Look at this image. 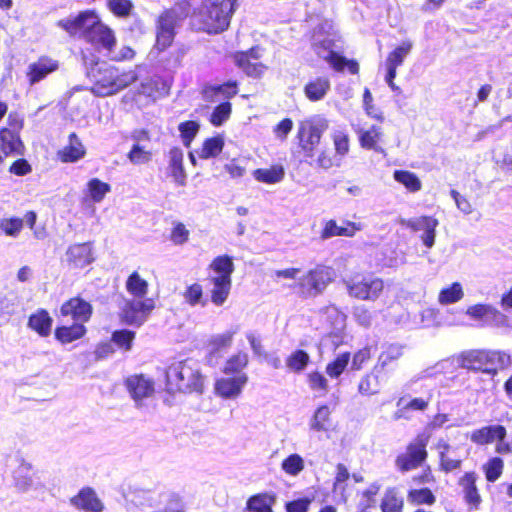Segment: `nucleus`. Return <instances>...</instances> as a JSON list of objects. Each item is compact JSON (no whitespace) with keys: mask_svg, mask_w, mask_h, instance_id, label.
Masks as SVG:
<instances>
[{"mask_svg":"<svg viewBox=\"0 0 512 512\" xmlns=\"http://www.w3.org/2000/svg\"><path fill=\"white\" fill-rule=\"evenodd\" d=\"M504 463L500 457H493L484 466L485 477L488 482H495L503 472Z\"/></svg>","mask_w":512,"mask_h":512,"instance_id":"obj_51","label":"nucleus"},{"mask_svg":"<svg viewBox=\"0 0 512 512\" xmlns=\"http://www.w3.org/2000/svg\"><path fill=\"white\" fill-rule=\"evenodd\" d=\"M154 308L153 300L134 299L127 301L122 310L123 321L132 326H141Z\"/></svg>","mask_w":512,"mask_h":512,"instance_id":"obj_13","label":"nucleus"},{"mask_svg":"<svg viewBox=\"0 0 512 512\" xmlns=\"http://www.w3.org/2000/svg\"><path fill=\"white\" fill-rule=\"evenodd\" d=\"M109 9L118 17H126L130 14L133 4L130 0H108Z\"/></svg>","mask_w":512,"mask_h":512,"instance_id":"obj_59","label":"nucleus"},{"mask_svg":"<svg viewBox=\"0 0 512 512\" xmlns=\"http://www.w3.org/2000/svg\"><path fill=\"white\" fill-rule=\"evenodd\" d=\"M328 120L323 117H315L300 124L297 132L299 145L306 157H313L316 147L319 145L324 132L328 129Z\"/></svg>","mask_w":512,"mask_h":512,"instance_id":"obj_7","label":"nucleus"},{"mask_svg":"<svg viewBox=\"0 0 512 512\" xmlns=\"http://www.w3.org/2000/svg\"><path fill=\"white\" fill-rule=\"evenodd\" d=\"M110 191L111 186L98 178H92L87 183V196L93 203H100Z\"/></svg>","mask_w":512,"mask_h":512,"instance_id":"obj_37","label":"nucleus"},{"mask_svg":"<svg viewBox=\"0 0 512 512\" xmlns=\"http://www.w3.org/2000/svg\"><path fill=\"white\" fill-rule=\"evenodd\" d=\"M202 295H203L202 287L198 283H194V284L190 285L184 292V298L191 306H195V305L199 304L200 300L202 298Z\"/></svg>","mask_w":512,"mask_h":512,"instance_id":"obj_62","label":"nucleus"},{"mask_svg":"<svg viewBox=\"0 0 512 512\" xmlns=\"http://www.w3.org/2000/svg\"><path fill=\"white\" fill-rule=\"evenodd\" d=\"M203 386L204 377L194 359L175 362L166 370V388L170 393H202Z\"/></svg>","mask_w":512,"mask_h":512,"instance_id":"obj_4","label":"nucleus"},{"mask_svg":"<svg viewBox=\"0 0 512 512\" xmlns=\"http://www.w3.org/2000/svg\"><path fill=\"white\" fill-rule=\"evenodd\" d=\"M307 380L310 389L318 393L319 396H325L328 393V381L322 373L318 371L310 372L307 375Z\"/></svg>","mask_w":512,"mask_h":512,"instance_id":"obj_44","label":"nucleus"},{"mask_svg":"<svg viewBox=\"0 0 512 512\" xmlns=\"http://www.w3.org/2000/svg\"><path fill=\"white\" fill-rule=\"evenodd\" d=\"M310 361V356L304 350L294 351L286 360L287 367L296 372H302Z\"/></svg>","mask_w":512,"mask_h":512,"instance_id":"obj_43","label":"nucleus"},{"mask_svg":"<svg viewBox=\"0 0 512 512\" xmlns=\"http://www.w3.org/2000/svg\"><path fill=\"white\" fill-rule=\"evenodd\" d=\"M427 438L424 435L418 436L411 442L406 451L396 458V466L402 472L417 468L426 458Z\"/></svg>","mask_w":512,"mask_h":512,"instance_id":"obj_11","label":"nucleus"},{"mask_svg":"<svg viewBox=\"0 0 512 512\" xmlns=\"http://www.w3.org/2000/svg\"><path fill=\"white\" fill-rule=\"evenodd\" d=\"M35 472L31 463L21 460L18 467L13 472V481L15 487L21 492H27L35 487Z\"/></svg>","mask_w":512,"mask_h":512,"instance_id":"obj_23","label":"nucleus"},{"mask_svg":"<svg viewBox=\"0 0 512 512\" xmlns=\"http://www.w3.org/2000/svg\"><path fill=\"white\" fill-rule=\"evenodd\" d=\"M458 484L462 488L464 500L471 510H477L480 507L482 498L476 486V474L474 472L465 473Z\"/></svg>","mask_w":512,"mask_h":512,"instance_id":"obj_21","label":"nucleus"},{"mask_svg":"<svg viewBox=\"0 0 512 512\" xmlns=\"http://www.w3.org/2000/svg\"><path fill=\"white\" fill-rule=\"evenodd\" d=\"M380 138V128L372 126L369 130L360 133V144L365 149H371L374 151H383L381 147L377 145Z\"/></svg>","mask_w":512,"mask_h":512,"instance_id":"obj_42","label":"nucleus"},{"mask_svg":"<svg viewBox=\"0 0 512 512\" xmlns=\"http://www.w3.org/2000/svg\"><path fill=\"white\" fill-rule=\"evenodd\" d=\"M248 364V354L245 352H239L227 360L224 366L225 374H234L242 371Z\"/></svg>","mask_w":512,"mask_h":512,"instance_id":"obj_50","label":"nucleus"},{"mask_svg":"<svg viewBox=\"0 0 512 512\" xmlns=\"http://www.w3.org/2000/svg\"><path fill=\"white\" fill-rule=\"evenodd\" d=\"M198 130L199 125L194 121H186L179 125V131L181 133L183 143L186 147L190 146V143L196 136Z\"/></svg>","mask_w":512,"mask_h":512,"instance_id":"obj_58","label":"nucleus"},{"mask_svg":"<svg viewBox=\"0 0 512 512\" xmlns=\"http://www.w3.org/2000/svg\"><path fill=\"white\" fill-rule=\"evenodd\" d=\"M57 26L70 36H79L105 57H109L116 47L114 31L103 24L96 13L91 10L80 12L75 17H68L57 22Z\"/></svg>","mask_w":512,"mask_h":512,"instance_id":"obj_1","label":"nucleus"},{"mask_svg":"<svg viewBox=\"0 0 512 512\" xmlns=\"http://www.w3.org/2000/svg\"><path fill=\"white\" fill-rule=\"evenodd\" d=\"M135 337V333L129 330H118L112 334V341L120 348L129 350L131 348L132 341Z\"/></svg>","mask_w":512,"mask_h":512,"instance_id":"obj_60","label":"nucleus"},{"mask_svg":"<svg viewBox=\"0 0 512 512\" xmlns=\"http://www.w3.org/2000/svg\"><path fill=\"white\" fill-rule=\"evenodd\" d=\"M86 332V328L81 323H74L70 326H61L55 330V337L61 343H71L80 339Z\"/></svg>","mask_w":512,"mask_h":512,"instance_id":"obj_33","label":"nucleus"},{"mask_svg":"<svg viewBox=\"0 0 512 512\" xmlns=\"http://www.w3.org/2000/svg\"><path fill=\"white\" fill-rule=\"evenodd\" d=\"M232 111L231 103L225 101L216 106L210 116V122L213 126H221L224 122H226Z\"/></svg>","mask_w":512,"mask_h":512,"instance_id":"obj_49","label":"nucleus"},{"mask_svg":"<svg viewBox=\"0 0 512 512\" xmlns=\"http://www.w3.org/2000/svg\"><path fill=\"white\" fill-rule=\"evenodd\" d=\"M95 84L92 91L98 96H108L128 87L137 80V74L133 70L120 72L114 66L99 68L93 74Z\"/></svg>","mask_w":512,"mask_h":512,"instance_id":"obj_6","label":"nucleus"},{"mask_svg":"<svg viewBox=\"0 0 512 512\" xmlns=\"http://www.w3.org/2000/svg\"><path fill=\"white\" fill-rule=\"evenodd\" d=\"M332 25L328 21L318 24L311 36V45L316 54L326 61H330L336 53L333 51V38L330 30Z\"/></svg>","mask_w":512,"mask_h":512,"instance_id":"obj_12","label":"nucleus"},{"mask_svg":"<svg viewBox=\"0 0 512 512\" xmlns=\"http://www.w3.org/2000/svg\"><path fill=\"white\" fill-rule=\"evenodd\" d=\"M0 150L5 156L10 154H22L23 144L18 135L9 129L0 131Z\"/></svg>","mask_w":512,"mask_h":512,"instance_id":"obj_30","label":"nucleus"},{"mask_svg":"<svg viewBox=\"0 0 512 512\" xmlns=\"http://www.w3.org/2000/svg\"><path fill=\"white\" fill-rule=\"evenodd\" d=\"M53 320L45 309H38L30 315L28 327L37 332L40 336L50 335Z\"/></svg>","mask_w":512,"mask_h":512,"instance_id":"obj_27","label":"nucleus"},{"mask_svg":"<svg viewBox=\"0 0 512 512\" xmlns=\"http://www.w3.org/2000/svg\"><path fill=\"white\" fill-rule=\"evenodd\" d=\"M382 512H402L403 498L398 496L395 488L386 490L380 505Z\"/></svg>","mask_w":512,"mask_h":512,"instance_id":"obj_39","label":"nucleus"},{"mask_svg":"<svg viewBox=\"0 0 512 512\" xmlns=\"http://www.w3.org/2000/svg\"><path fill=\"white\" fill-rule=\"evenodd\" d=\"M276 502L274 494L260 493L251 496L246 502L247 512H273L272 506Z\"/></svg>","mask_w":512,"mask_h":512,"instance_id":"obj_29","label":"nucleus"},{"mask_svg":"<svg viewBox=\"0 0 512 512\" xmlns=\"http://www.w3.org/2000/svg\"><path fill=\"white\" fill-rule=\"evenodd\" d=\"M85 155V148L76 133L69 135V144L58 152L62 162L73 163Z\"/></svg>","mask_w":512,"mask_h":512,"instance_id":"obj_25","label":"nucleus"},{"mask_svg":"<svg viewBox=\"0 0 512 512\" xmlns=\"http://www.w3.org/2000/svg\"><path fill=\"white\" fill-rule=\"evenodd\" d=\"M403 224L415 232H420V237L426 247L431 248L433 246L435 238L434 231L437 225V221L434 218L422 216L403 221Z\"/></svg>","mask_w":512,"mask_h":512,"instance_id":"obj_17","label":"nucleus"},{"mask_svg":"<svg viewBox=\"0 0 512 512\" xmlns=\"http://www.w3.org/2000/svg\"><path fill=\"white\" fill-rule=\"evenodd\" d=\"M466 314L475 320L498 321L501 313L491 305L475 304L470 306Z\"/></svg>","mask_w":512,"mask_h":512,"instance_id":"obj_32","label":"nucleus"},{"mask_svg":"<svg viewBox=\"0 0 512 512\" xmlns=\"http://www.w3.org/2000/svg\"><path fill=\"white\" fill-rule=\"evenodd\" d=\"M507 429L500 424L487 425L471 432L470 439L476 445H489L496 442L495 451L498 454L512 453V441H506Z\"/></svg>","mask_w":512,"mask_h":512,"instance_id":"obj_8","label":"nucleus"},{"mask_svg":"<svg viewBox=\"0 0 512 512\" xmlns=\"http://www.w3.org/2000/svg\"><path fill=\"white\" fill-rule=\"evenodd\" d=\"M238 1L213 2L205 0L194 10L193 20L199 24V29L209 34L221 33L229 27L232 15L239 7Z\"/></svg>","mask_w":512,"mask_h":512,"instance_id":"obj_3","label":"nucleus"},{"mask_svg":"<svg viewBox=\"0 0 512 512\" xmlns=\"http://www.w3.org/2000/svg\"><path fill=\"white\" fill-rule=\"evenodd\" d=\"M168 171L175 183L179 186H185L187 175L183 166V151L178 147H173L168 153Z\"/></svg>","mask_w":512,"mask_h":512,"instance_id":"obj_24","label":"nucleus"},{"mask_svg":"<svg viewBox=\"0 0 512 512\" xmlns=\"http://www.w3.org/2000/svg\"><path fill=\"white\" fill-rule=\"evenodd\" d=\"M126 287L132 295L142 298L147 293L148 284L137 272H133L127 280Z\"/></svg>","mask_w":512,"mask_h":512,"instance_id":"obj_46","label":"nucleus"},{"mask_svg":"<svg viewBox=\"0 0 512 512\" xmlns=\"http://www.w3.org/2000/svg\"><path fill=\"white\" fill-rule=\"evenodd\" d=\"M70 503L78 510L84 512H103L104 504L97 496L94 489L82 488L77 495L71 498Z\"/></svg>","mask_w":512,"mask_h":512,"instance_id":"obj_16","label":"nucleus"},{"mask_svg":"<svg viewBox=\"0 0 512 512\" xmlns=\"http://www.w3.org/2000/svg\"><path fill=\"white\" fill-rule=\"evenodd\" d=\"M393 176L397 182L402 184L410 192H417L422 187L420 179L413 172L396 170Z\"/></svg>","mask_w":512,"mask_h":512,"instance_id":"obj_40","label":"nucleus"},{"mask_svg":"<svg viewBox=\"0 0 512 512\" xmlns=\"http://www.w3.org/2000/svg\"><path fill=\"white\" fill-rule=\"evenodd\" d=\"M237 93L238 87L235 81H228L221 85H206L202 90L203 99L207 102L230 99Z\"/></svg>","mask_w":512,"mask_h":512,"instance_id":"obj_22","label":"nucleus"},{"mask_svg":"<svg viewBox=\"0 0 512 512\" xmlns=\"http://www.w3.org/2000/svg\"><path fill=\"white\" fill-rule=\"evenodd\" d=\"M360 230V226L355 223H348L347 226H338L336 221L329 220L326 222L325 227L321 233L322 239H329L334 236H348L351 237L356 231Z\"/></svg>","mask_w":512,"mask_h":512,"instance_id":"obj_31","label":"nucleus"},{"mask_svg":"<svg viewBox=\"0 0 512 512\" xmlns=\"http://www.w3.org/2000/svg\"><path fill=\"white\" fill-rule=\"evenodd\" d=\"M224 142L220 137H213L205 140L203 143L200 157L208 159L217 156L223 149Z\"/></svg>","mask_w":512,"mask_h":512,"instance_id":"obj_52","label":"nucleus"},{"mask_svg":"<svg viewBox=\"0 0 512 512\" xmlns=\"http://www.w3.org/2000/svg\"><path fill=\"white\" fill-rule=\"evenodd\" d=\"M332 67L337 71H343L345 68L351 74H357L359 71V65L354 60H348L343 56H340L336 53V55L329 61Z\"/></svg>","mask_w":512,"mask_h":512,"instance_id":"obj_56","label":"nucleus"},{"mask_svg":"<svg viewBox=\"0 0 512 512\" xmlns=\"http://www.w3.org/2000/svg\"><path fill=\"white\" fill-rule=\"evenodd\" d=\"M304 459L299 454H291L282 461V470L291 476H297L304 470Z\"/></svg>","mask_w":512,"mask_h":512,"instance_id":"obj_45","label":"nucleus"},{"mask_svg":"<svg viewBox=\"0 0 512 512\" xmlns=\"http://www.w3.org/2000/svg\"><path fill=\"white\" fill-rule=\"evenodd\" d=\"M336 153L344 156L349 151V138L343 131H335L332 135Z\"/></svg>","mask_w":512,"mask_h":512,"instance_id":"obj_61","label":"nucleus"},{"mask_svg":"<svg viewBox=\"0 0 512 512\" xmlns=\"http://www.w3.org/2000/svg\"><path fill=\"white\" fill-rule=\"evenodd\" d=\"M330 87V80L327 77H316L305 85L304 93L310 101L316 102L325 98Z\"/></svg>","mask_w":512,"mask_h":512,"instance_id":"obj_26","label":"nucleus"},{"mask_svg":"<svg viewBox=\"0 0 512 512\" xmlns=\"http://www.w3.org/2000/svg\"><path fill=\"white\" fill-rule=\"evenodd\" d=\"M59 62L47 56H42L38 61L28 67L27 77L29 83L34 85L45 79L50 73L58 70Z\"/></svg>","mask_w":512,"mask_h":512,"instance_id":"obj_19","label":"nucleus"},{"mask_svg":"<svg viewBox=\"0 0 512 512\" xmlns=\"http://www.w3.org/2000/svg\"><path fill=\"white\" fill-rule=\"evenodd\" d=\"M349 361L350 353L345 352L338 355L335 360L327 364L326 373L331 378H338L348 366Z\"/></svg>","mask_w":512,"mask_h":512,"instance_id":"obj_48","label":"nucleus"},{"mask_svg":"<svg viewBox=\"0 0 512 512\" xmlns=\"http://www.w3.org/2000/svg\"><path fill=\"white\" fill-rule=\"evenodd\" d=\"M234 58L237 66L250 77H260L266 69L262 63L250 60L249 54H236Z\"/></svg>","mask_w":512,"mask_h":512,"instance_id":"obj_35","label":"nucleus"},{"mask_svg":"<svg viewBox=\"0 0 512 512\" xmlns=\"http://www.w3.org/2000/svg\"><path fill=\"white\" fill-rule=\"evenodd\" d=\"M170 238L174 244L182 245L188 241L189 231L186 229L184 224L178 223L173 228Z\"/></svg>","mask_w":512,"mask_h":512,"instance_id":"obj_63","label":"nucleus"},{"mask_svg":"<svg viewBox=\"0 0 512 512\" xmlns=\"http://www.w3.org/2000/svg\"><path fill=\"white\" fill-rule=\"evenodd\" d=\"M24 220L17 217L4 218L0 220V229L5 235L10 237H17L23 229Z\"/></svg>","mask_w":512,"mask_h":512,"instance_id":"obj_53","label":"nucleus"},{"mask_svg":"<svg viewBox=\"0 0 512 512\" xmlns=\"http://www.w3.org/2000/svg\"><path fill=\"white\" fill-rule=\"evenodd\" d=\"M331 410L327 405L318 407L310 419L309 426L313 431H328L330 427Z\"/></svg>","mask_w":512,"mask_h":512,"instance_id":"obj_36","label":"nucleus"},{"mask_svg":"<svg viewBox=\"0 0 512 512\" xmlns=\"http://www.w3.org/2000/svg\"><path fill=\"white\" fill-rule=\"evenodd\" d=\"M63 317L70 316L76 323L87 322L92 314V306L82 298L75 297L66 301L60 309Z\"/></svg>","mask_w":512,"mask_h":512,"instance_id":"obj_15","label":"nucleus"},{"mask_svg":"<svg viewBox=\"0 0 512 512\" xmlns=\"http://www.w3.org/2000/svg\"><path fill=\"white\" fill-rule=\"evenodd\" d=\"M401 349H402V347H400L399 345H395V344L389 345L386 348V350L380 354L379 359H378V364L382 368H385L392 361L397 360L402 355Z\"/></svg>","mask_w":512,"mask_h":512,"instance_id":"obj_57","label":"nucleus"},{"mask_svg":"<svg viewBox=\"0 0 512 512\" xmlns=\"http://www.w3.org/2000/svg\"><path fill=\"white\" fill-rule=\"evenodd\" d=\"M185 17L177 9L165 10L157 20L156 26V47L159 50H165L171 46L175 37V28Z\"/></svg>","mask_w":512,"mask_h":512,"instance_id":"obj_10","label":"nucleus"},{"mask_svg":"<svg viewBox=\"0 0 512 512\" xmlns=\"http://www.w3.org/2000/svg\"><path fill=\"white\" fill-rule=\"evenodd\" d=\"M127 157L132 164L141 165L151 161L152 153L147 148V145L134 143Z\"/></svg>","mask_w":512,"mask_h":512,"instance_id":"obj_41","label":"nucleus"},{"mask_svg":"<svg viewBox=\"0 0 512 512\" xmlns=\"http://www.w3.org/2000/svg\"><path fill=\"white\" fill-rule=\"evenodd\" d=\"M253 176L259 182H263L266 184H275L283 180L285 176V171L283 166L274 165L268 169L259 168L254 170Z\"/></svg>","mask_w":512,"mask_h":512,"instance_id":"obj_34","label":"nucleus"},{"mask_svg":"<svg viewBox=\"0 0 512 512\" xmlns=\"http://www.w3.org/2000/svg\"><path fill=\"white\" fill-rule=\"evenodd\" d=\"M299 268H286L276 270L277 278L293 279L292 284L287 285L301 298H314L324 292L327 286L334 280L335 271L333 268L318 264L312 269L300 275Z\"/></svg>","mask_w":512,"mask_h":512,"instance_id":"obj_2","label":"nucleus"},{"mask_svg":"<svg viewBox=\"0 0 512 512\" xmlns=\"http://www.w3.org/2000/svg\"><path fill=\"white\" fill-rule=\"evenodd\" d=\"M209 281L213 285L211 301L217 306L223 305L229 296L232 280L212 276L209 278Z\"/></svg>","mask_w":512,"mask_h":512,"instance_id":"obj_28","label":"nucleus"},{"mask_svg":"<svg viewBox=\"0 0 512 512\" xmlns=\"http://www.w3.org/2000/svg\"><path fill=\"white\" fill-rule=\"evenodd\" d=\"M412 42L409 40L403 41L397 48H395L389 55L386 60V64H390L393 66L402 65L405 57L410 53L412 49Z\"/></svg>","mask_w":512,"mask_h":512,"instance_id":"obj_47","label":"nucleus"},{"mask_svg":"<svg viewBox=\"0 0 512 512\" xmlns=\"http://www.w3.org/2000/svg\"><path fill=\"white\" fill-rule=\"evenodd\" d=\"M380 385L378 377L372 374L364 376L358 385V391L362 395L370 396L379 392Z\"/></svg>","mask_w":512,"mask_h":512,"instance_id":"obj_54","label":"nucleus"},{"mask_svg":"<svg viewBox=\"0 0 512 512\" xmlns=\"http://www.w3.org/2000/svg\"><path fill=\"white\" fill-rule=\"evenodd\" d=\"M126 386L137 407H141L142 400L151 397L154 393V383L143 376L129 377L126 380Z\"/></svg>","mask_w":512,"mask_h":512,"instance_id":"obj_18","label":"nucleus"},{"mask_svg":"<svg viewBox=\"0 0 512 512\" xmlns=\"http://www.w3.org/2000/svg\"><path fill=\"white\" fill-rule=\"evenodd\" d=\"M312 500L309 498H300L286 504L287 512H308Z\"/></svg>","mask_w":512,"mask_h":512,"instance_id":"obj_64","label":"nucleus"},{"mask_svg":"<svg viewBox=\"0 0 512 512\" xmlns=\"http://www.w3.org/2000/svg\"><path fill=\"white\" fill-rule=\"evenodd\" d=\"M210 268L216 273L214 277L231 279L234 264L231 257L223 255L216 257L210 264Z\"/></svg>","mask_w":512,"mask_h":512,"instance_id":"obj_38","label":"nucleus"},{"mask_svg":"<svg viewBox=\"0 0 512 512\" xmlns=\"http://www.w3.org/2000/svg\"><path fill=\"white\" fill-rule=\"evenodd\" d=\"M94 260L90 243L74 244L66 251V261L73 268H83Z\"/></svg>","mask_w":512,"mask_h":512,"instance_id":"obj_20","label":"nucleus"},{"mask_svg":"<svg viewBox=\"0 0 512 512\" xmlns=\"http://www.w3.org/2000/svg\"><path fill=\"white\" fill-rule=\"evenodd\" d=\"M247 381L248 376L245 373L220 378L215 383V392L222 398L235 399L242 393Z\"/></svg>","mask_w":512,"mask_h":512,"instance_id":"obj_14","label":"nucleus"},{"mask_svg":"<svg viewBox=\"0 0 512 512\" xmlns=\"http://www.w3.org/2000/svg\"><path fill=\"white\" fill-rule=\"evenodd\" d=\"M350 296L361 300H375L383 290L380 278L357 275L344 281Z\"/></svg>","mask_w":512,"mask_h":512,"instance_id":"obj_9","label":"nucleus"},{"mask_svg":"<svg viewBox=\"0 0 512 512\" xmlns=\"http://www.w3.org/2000/svg\"><path fill=\"white\" fill-rule=\"evenodd\" d=\"M408 501L414 504H432L435 497L428 488L412 489L408 493Z\"/></svg>","mask_w":512,"mask_h":512,"instance_id":"obj_55","label":"nucleus"},{"mask_svg":"<svg viewBox=\"0 0 512 512\" xmlns=\"http://www.w3.org/2000/svg\"><path fill=\"white\" fill-rule=\"evenodd\" d=\"M455 361L461 368L494 376L509 364L510 356L501 351L469 350L456 355Z\"/></svg>","mask_w":512,"mask_h":512,"instance_id":"obj_5","label":"nucleus"}]
</instances>
